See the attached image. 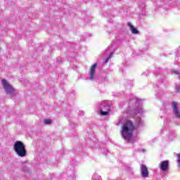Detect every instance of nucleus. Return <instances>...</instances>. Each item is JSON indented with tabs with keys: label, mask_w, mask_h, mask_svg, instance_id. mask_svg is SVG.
I'll return each mask as SVG.
<instances>
[{
	"label": "nucleus",
	"mask_w": 180,
	"mask_h": 180,
	"mask_svg": "<svg viewBox=\"0 0 180 180\" xmlns=\"http://www.w3.org/2000/svg\"><path fill=\"white\" fill-rule=\"evenodd\" d=\"M136 130V126L133 124V122L127 120L121 128V136L128 143H134L137 140V136H133V131Z\"/></svg>",
	"instance_id": "obj_1"
},
{
	"label": "nucleus",
	"mask_w": 180,
	"mask_h": 180,
	"mask_svg": "<svg viewBox=\"0 0 180 180\" xmlns=\"http://www.w3.org/2000/svg\"><path fill=\"white\" fill-rule=\"evenodd\" d=\"M131 102H134L136 108L134 110H129L127 113L136 118V122L139 127H143V126H144V121L141 119V116H143V113H144L143 107H141L143 100L135 97L131 100Z\"/></svg>",
	"instance_id": "obj_2"
},
{
	"label": "nucleus",
	"mask_w": 180,
	"mask_h": 180,
	"mask_svg": "<svg viewBox=\"0 0 180 180\" xmlns=\"http://www.w3.org/2000/svg\"><path fill=\"white\" fill-rule=\"evenodd\" d=\"M13 148L18 157H26V148L23 142L20 141H15Z\"/></svg>",
	"instance_id": "obj_3"
},
{
	"label": "nucleus",
	"mask_w": 180,
	"mask_h": 180,
	"mask_svg": "<svg viewBox=\"0 0 180 180\" xmlns=\"http://www.w3.org/2000/svg\"><path fill=\"white\" fill-rule=\"evenodd\" d=\"M98 110L100 112V115L102 116H108L109 115V112H110V105L107 101H103L98 105Z\"/></svg>",
	"instance_id": "obj_4"
},
{
	"label": "nucleus",
	"mask_w": 180,
	"mask_h": 180,
	"mask_svg": "<svg viewBox=\"0 0 180 180\" xmlns=\"http://www.w3.org/2000/svg\"><path fill=\"white\" fill-rule=\"evenodd\" d=\"M96 67H98V64L94 63L90 68V70L89 72V75L90 81H95V79L96 78V76L95 75L96 72Z\"/></svg>",
	"instance_id": "obj_5"
},
{
	"label": "nucleus",
	"mask_w": 180,
	"mask_h": 180,
	"mask_svg": "<svg viewBox=\"0 0 180 180\" xmlns=\"http://www.w3.org/2000/svg\"><path fill=\"white\" fill-rule=\"evenodd\" d=\"M1 85L4 88L5 91H15V87H13V86L5 79H1Z\"/></svg>",
	"instance_id": "obj_6"
},
{
	"label": "nucleus",
	"mask_w": 180,
	"mask_h": 180,
	"mask_svg": "<svg viewBox=\"0 0 180 180\" xmlns=\"http://www.w3.org/2000/svg\"><path fill=\"white\" fill-rule=\"evenodd\" d=\"M141 174L143 178H147L149 175L148 168L144 164H141L140 166Z\"/></svg>",
	"instance_id": "obj_7"
},
{
	"label": "nucleus",
	"mask_w": 180,
	"mask_h": 180,
	"mask_svg": "<svg viewBox=\"0 0 180 180\" xmlns=\"http://www.w3.org/2000/svg\"><path fill=\"white\" fill-rule=\"evenodd\" d=\"M172 108H173V113L176 117L180 119V110L178 108V103L173 101L172 103Z\"/></svg>",
	"instance_id": "obj_8"
},
{
	"label": "nucleus",
	"mask_w": 180,
	"mask_h": 180,
	"mask_svg": "<svg viewBox=\"0 0 180 180\" xmlns=\"http://www.w3.org/2000/svg\"><path fill=\"white\" fill-rule=\"evenodd\" d=\"M159 168H160V169L163 171V172H167L168 170V168H169V165L168 164V161L165 160V161L161 162L159 164Z\"/></svg>",
	"instance_id": "obj_9"
},
{
	"label": "nucleus",
	"mask_w": 180,
	"mask_h": 180,
	"mask_svg": "<svg viewBox=\"0 0 180 180\" xmlns=\"http://www.w3.org/2000/svg\"><path fill=\"white\" fill-rule=\"evenodd\" d=\"M127 26H129L131 33H133V34H139V30H136V27H134V26H133V25H131V22H127Z\"/></svg>",
	"instance_id": "obj_10"
},
{
	"label": "nucleus",
	"mask_w": 180,
	"mask_h": 180,
	"mask_svg": "<svg viewBox=\"0 0 180 180\" xmlns=\"http://www.w3.org/2000/svg\"><path fill=\"white\" fill-rule=\"evenodd\" d=\"M91 180H102V178L101 176H99V174H95L93 175Z\"/></svg>",
	"instance_id": "obj_11"
},
{
	"label": "nucleus",
	"mask_w": 180,
	"mask_h": 180,
	"mask_svg": "<svg viewBox=\"0 0 180 180\" xmlns=\"http://www.w3.org/2000/svg\"><path fill=\"white\" fill-rule=\"evenodd\" d=\"M6 94L10 96H13L15 95V91H6Z\"/></svg>",
	"instance_id": "obj_12"
},
{
	"label": "nucleus",
	"mask_w": 180,
	"mask_h": 180,
	"mask_svg": "<svg viewBox=\"0 0 180 180\" xmlns=\"http://www.w3.org/2000/svg\"><path fill=\"white\" fill-rule=\"evenodd\" d=\"M177 167L180 169V153L177 154Z\"/></svg>",
	"instance_id": "obj_13"
},
{
	"label": "nucleus",
	"mask_w": 180,
	"mask_h": 180,
	"mask_svg": "<svg viewBox=\"0 0 180 180\" xmlns=\"http://www.w3.org/2000/svg\"><path fill=\"white\" fill-rule=\"evenodd\" d=\"M51 120H44V124H51Z\"/></svg>",
	"instance_id": "obj_14"
},
{
	"label": "nucleus",
	"mask_w": 180,
	"mask_h": 180,
	"mask_svg": "<svg viewBox=\"0 0 180 180\" xmlns=\"http://www.w3.org/2000/svg\"><path fill=\"white\" fill-rule=\"evenodd\" d=\"M112 56H113V52H110V56L108 57L105 61V63L106 64V63H108V61H109V60H110V57H112Z\"/></svg>",
	"instance_id": "obj_15"
},
{
	"label": "nucleus",
	"mask_w": 180,
	"mask_h": 180,
	"mask_svg": "<svg viewBox=\"0 0 180 180\" xmlns=\"http://www.w3.org/2000/svg\"><path fill=\"white\" fill-rule=\"evenodd\" d=\"M173 74H175L176 75H180V72L177 70H173Z\"/></svg>",
	"instance_id": "obj_16"
},
{
	"label": "nucleus",
	"mask_w": 180,
	"mask_h": 180,
	"mask_svg": "<svg viewBox=\"0 0 180 180\" xmlns=\"http://www.w3.org/2000/svg\"><path fill=\"white\" fill-rule=\"evenodd\" d=\"M176 90L180 91V84H176Z\"/></svg>",
	"instance_id": "obj_17"
},
{
	"label": "nucleus",
	"mask_w": 180,
	"mask_h": 180,
	"mask_svg": "<svg viewBox=\"0 0 180 180\" xmlns=\"http://www.w3.org/2000/svg\"><path fill=\"white\" fill-rule=\"evenodd\" d=\"M105 53H109V50L105 51Z\"/></svg>",
	"instance_id": "obj_18"
},
{
	"label": "nucleus",
	"mask_w": 180,
	"mask_h": 180,
	"mask_svg": "<svg viewBox=\"0 0 180 180\" xmlns=\"http://www.w3.org/2000/svg\"><path fill=\"white\" fill-rule=\"evenodd\" d=\"M144 151H145V150H143V153H144Z\"/></svg>",
	"instance_id": "obj_19"
},
{
	"label": "nucleus",
	"mask_w": 180,
	"mask_h": 180,
	"mask_svg": "<svg viewBox=\"0 0 180 180\" xmlns=\"http://www.w3.org/2000/svg\"><path fill=\"white\" fill-rule=\"evenodd\" d=\"M179 79H180V77L179 76Z\"/></svg>",
	"instance_id": "obj_20"
}]
</instances>
